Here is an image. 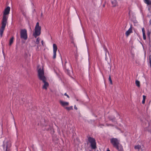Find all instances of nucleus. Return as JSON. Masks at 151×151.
I'll return each instance as SVG.
<instances>
[{
    "mask_svg": "<svg viewBox=\"0 0 151 151\" xmlns=\"http://www.w3.org/2000/svg\"><path fill=\"white\" fill-rule=\"evenodd\" d=\"M38 76L39 79L44 83L42 87V88L47 90V87L49 86L48 83L46 81V78L44 76V71L43 69L40 68L38 70Z\"/></svg>",
    "mask_w": 151,
    "mask_h": 151,
    "instance_id": "nucleus-1",
    "label": "nucleus"
},
{
    "mask_svg": "<svg viewBox=\"0 0 151 151\" xmlns=\"http://www.w3.org/2000/svg\"><path fill=\"white\" fill-rule=\"evenodd\" d=\"M110 142L113 147L118 151H124L122 146L119 144V141L116 138H112L110 140Z\"/></svg>",
    "mask_w": 151,
    "mask_h": 151,
    "instance_id": "nucleus-2",
    "label": "nucleus"
},
{
    "mask_svg": "<svg viewBox=\"0 0 151 151\" xmlns=\"http://www.w3.org/2000/svg\"><path fill=\"white\" fill-rule=\"evenodd\" d=\"M41 27L39 26V23L37 22L35 28V32L33 33V35L35 38L39 36L41 34Z\"/></svg>",
    "mask_w": 151,
    "mask_h": 151,
    "instance_id": "nucleus-3",
    "label": "nucleus"
},
{
    "mask_svg": "<svg viewBox=\"0 0 151 151\" xmlns=\"http://www.w3.org/2000/svg\"><path fill=\"white\" fill-rule=\"evenodd\" d=\"M10 9V8L9 6H7L5 9L1 22L7 23L8 17L6 15L9 14Z\"/></svg>",
    "mask_w": 151,
    "mask_h": 151,
    "instance_id": "nucleus-4",
    "label": "nucleus"
},
{
    "mask_svg": "<svg viewBox=\"0 0 151 151\" xmlns=\"http://www.w3.org/2000/svg\"><path fill=\"white\" fill-rule=\"evenodd\" d=\"M88 141L90 143V146L93 149H96L97 148L96 146V142L95 139L91 137H88Z\"/></svg>",
    "mask_w": 151,
    "mask_h": 151,
    "instance_id": "nucleus-5",
    "label": "nucleus"
},
{
    "mask_svg": "<svg viewBox=\"0 0 151 151\" xmlns=\"http://www.w3.org/2000/svg\"><path fill=\"white\" fill-rule=\"evenodd\" d=\"M20 38L25 40L27 39V30L25 29H22L20 31Z\"/></svg>",
    "mask_w": 151,
    "mask_h": 151,
    "instance_id": "nucleus-6",
    "label": "nucleus"
},
{
    "mask_svg": "<svg viewBox=\"0 0 151 151\" xmlns=\"http://www.w3.org/2000/svg\"><path fill=\"white\" fill-rule=\"evenodd\" d=\"M6 23L1 22V27L0 29V35L1 37H2L3 33Z\"/></svg>",
    "mask_w": 151,
    "mask_h": 151,
    "instance_id": "nucleus-7",
    "label": "nucleus"
},
{
    "mask_svg": "<svg viewBox=\"0 0 151 151\" xmlns=\"http://www.w3.org/2000/svg\"><path fill=\"white\" fill-rule=\"evenodd\" d=\"M53 58L55 59V58L56 55V52L58 49L57 46L55 44H53Z\"/></svg>",
    "mask_w": 151,
    "mask_h": 151,
    "instance_id": "nucleus-8",
    "label": "nucleus"
},
{
    "mask_svg": "<svg viewBox=\"0 0 151 151\" xmlns=\"http://www.w3.org/2000/svg\"><path fill=\"white\" fill-rule=\"evenodd\" d=\"M60 103L63 107L67 106L69 105V103L67 102L61 100L60 101Z\"/></svg>",
    "mask_w": 151,
    "mask_h": 151,
    "instance_id": "nucleus-9",
    "label": "nucleus"
},
{
    "mask_svg": "<svg viewBox=\"0 0 151 151\" xmlns=\"http://www.w3.org/2000/svg\"><path fill=\"white\" fill-rule=\"evenodd\" d=\"M108 119L113 122H116V118L114 116H108Z\"/></svg>",
    "mask_w": 151,
    "mask_h": 151,
    "instance_id": "nucleus-10",
    "label": "nucleus"
},
{
    "mask_svg": "<svg viewBox=\"0 0 151 151\" xmlns=\"http://www.w3.org/2000/svg\"><path fill=\"white\" fill-rule=\"evenodd\" d=\"M132 32V29L131 26L129 29L126 32V35L127 37L130 34V33Z\"/></svg>",
    "mask_w": 151,
    "mask_h": 151,
    "instance_id": "nucleus-11",
    "label": "nucleus"
},
{
    "mask_svg": "<svg viewBox=\"0 0 151 151\" xmlns=\"http://www.w3.org/2000/svg\"><path fill=\"white\" fill-rule=\"evenodd\" d=\"M69 65V68H67V65H65V66H64V69H65V72H66L68 74L70 73V70H69V68H70V69L71 68L70 65Z\"/></svg>",
    "mask_w": 151,
    "mask_h": 151,
    "instance_id": "nucleus-12",
    "label": "nucleus"
},
{
    "mask_svg": "<svg viewBox=\"0 0 151 151\" xmlns=\"http://www.w3.org/2000/svg\"><path fill=\"white\" fill-rule=\"evenodd\" d=\"M3 146L4 149H5L6 148V151H10L8 147V145L7 144V143L6 144L4 143V142L3 145Z\"/></svg>",
    "mask_w": 151,
    "mask_h": 151,
    "instance_id": "nucleus-13",
    "label": "nucleus"
},
{
    "mask_svg": "<svg viewBox=\"0 0 151 151\" xmlns=\"http://www.w3.org/2000/svg\"><path fill=\"white\" fill-rule=\"evenodd\" d=\"M134 149H138V150H139L140 149H141L142 151L143 150H142L141 148V146L139 145H136V146H135Z\"/></svg>",
    "mask_w": 151,
    "mask_h": 151,
    "instance_id": "nucleus-14",
    "label": "nucleus"
},
{
    "mask_svg": "<svg viewBox=\"0 0 151 151\" xmlns=\"http://www.w3.org/2000/svg\"><path fill=\"white\" fill-rule=\"evenodd\" d=\"M14 39V37H12L10 40L9 42V45L10 46L13 43V42Z\"/></svg>",
    "mask_w": 151,
    "mask_h": 151,
    "instance_id": "nucleus-15",
    "label": "nucleus"
},
{
    "mask_svg": "<svg viewBox=\"0 0 151 151\" xmlns=\"http://www.w3.org/2000/svg\"><path fill=\"white\" fill-rule=\"evenodd\" d=\"M135 84L138 87H139L140 86V82L137 80H136L135 81Z\"/></svg>",
    "mask_w": 151,
    "mask_h": 151,
    "instance_id": "nucleus-16",
    "label": "nucleus"
},
{
    "mask_svg": "<svg viewBox=\"0 0 151 151\" xmlns=\"http://www.w3.org/2000/svg\"><path fill=\"white\" fill-rule=\"evenodd\" d=\"M65 109L68 111H70L71 110H73V106H70L69 107H66Z\"/></svg>",
    "mask_w": 151,
    "mask_h": 151,
    "instance_id": "nucleus-17",
    "label": "nucleus"
},
{
    "mask_svg": "<svg viewBox=\"0 0 151 151\" xmlns=\"http://www.w3.org/2000/svg\"><path fill=\"white\" fill-rule=\"evenodd\" d=\"M145 2L148 5H149L151 4V2L149 0H144Z\"/></svg>",
    "mask_w": 151,
    "mask_h": 151,
    "instance_id": "nucleus-18",
    "label": "nucleus"
},
{
    "mask_svg": "<svg viewBox=\"0 0 151 151\" xmlns=\"http://www.w3.org/2000/svg\"><path fill=\"white\" fill-rule=\"evenodd\" d=\"M40 40V39L39 37L37 38V39L36 40V44H39V41Z\"/></svg>",
    "mask_w": 151,
    "mask_h": 151,
    "instance_id": "nucleus-19",
    "label": "nucleus"
},
{
    "mask_svg": "<svg viewBox=\"0 0 151 151\" xmlns=\"http://www.w3.org/2000/svg\"><path fill=\"white\" fill-rule=\"evenodd\" d=\"M109 81L110 82V83L111 84H112V81L111 79V76L110 75L109 76Z\"/></svg>",
    "mask_w": 151,
    "mask_h": 151,
    "instance_id": "nucleus-20",
    "label": "nucleus"
},
{
    "mask_svg": "<svg viewBox=\"0 0 151 151\" xmlns=\"http://www.w3.org/2000/svg\"><path fill=\"white\" fill-rule=\"evenodd\" d=\"M150 31H148L147 32V35L148 37H149V38H150Z\"/></svg>",
    "mask_w": 151,
    "mask_h": 151,
    "instance_id": "nucleus-21",
    "label": "nucleus"
},
{
    "mask_svg": "<svg viewBox=\"0 0 151 151\" xmlns=\"http://www.w3.org/2000/svg\"><path fill=\"white\" fill-rule=\"evenodd\" d=\"M143 39L144 40H146V36L145 35V34H143Z\"/></svg>",
    "mask_w": 151,
    "mask_h": 151,
    "instance_id": "nucleus-22",
    "label": "nucleus"
},
{
    "mask_svg": "<svg viewBox=\"0 0 151 151\" xmlns=\"http://www.w3.org/2000/svg\"><path fill=\"white\" fill-rule=\"evenodd\" d=\"M142 34H145V29L144 28H143L142 29Z\"/></svg>",
    "mask_w": 151,
    "mask_h": 151,
    "instance_id": "nucleus-23",
    "label": "nucleus"
},
{
    "mask_svg": "<svg viewBox=\"0 0 151 151\" xmlns=\"http://www.w3.org/2000/svg\"><path fill=\"white\" fill-rule=\"evenodd\" d=\"M106 125L108 126H114V125H113V124H106Z\"/></svg>",
    "mask_w": 151,
    "mask_h": 151,
    "instance_id": "nucleus-24",
    "label": "nucleus"
},
{
    "mask_svg": "<svg viewBox=\"0 0 151 151\" xmlns=\"http://www.w3.org/2000/svg\"><path fill=\"white\" fill-rule=\"evenodd\" d=\"M78 54H77V53H76L75 54V58H77L78 57Z\"/></svg>",
    "mask_w": 151,
    "mask_h": 151,
    "instance_id": "nucleus-25",
    "label": "nucleus"
},
{
    "mask_svg": "<svg viewBox=\"0 0 151 151\" xmlns=\"http://www.w3.org/2000/svg\"><path fill=\"white\" fill-rule=\"evenodd\" d=\"M146 97L145 96L143 95V99L145 100Z\"/></svg>",
    "mask_w": 151,
    "mask_h": 151,
    "instance_id": "nucleus-26",
    "label": "nucleus"
},
{
    "mask_svg": "<svg viewBox=\"0 0 151 151\" xmlns=\"http://www.w3.org/2000/svg\"><path fill=\"white\" fill-rule=\"evenodd\" d=\"M111 3L113 5V6H115V4H114V2H113V1H111Z\"/></svg>",
    "mask_w": 151,
    "mask_h": 151,
    "instance_id": "nucleus-27",
    "label": "nucleus"
},
{
    "mask_svg": "<svg viewBox=\"0 0 151 151\" xmlns=\"http://www.w3.org/2000/svg\"><path fill=\"white\" fill-rule=\"evenodd\" d=\"M64 95L66 96L68 98L69 97V96L66 93H65Z\"/></svg>",
    "mask_w": 151,
    "mask_h": 151,
    "instance_id": "nucleus-28",
    "label": "nucleus"
},
{
    "mask_svg": "<svg viewBox=\"0 0 151 151\" xmlns=\"http://www.w3.org/2000/svg\"><path fill=\"white\" fill-rule=\"evenodd\" d=\"M145 100L143 99L142 101V103L143 104H144L145 103Z\"/></svg>",
    "mask_w": 151,
    "mask_h": 151,
    "instance_id": "nucleus-29",
    "label": "nucleus"
},
{
    "mask_svg": "<svg viewBox=\"0 0 151 151\" xmlns=\"http://www.w3.org/2000/svg\"><path fill=\"white\" fill-rule=\"evenodd\" d=\"M99 126H100V127H101V128L102 127V126H104V124H99Z\"/></svg>",
    "mask_w": 151,
    "mask_h": 151,
    "instance_id": "nucleus-30",
    "label": "nucleus"
},
{
    "mask_svg": "<svg viewBox=\"0 0 151 151\" xmlns=\"http://www.w3.org/2000/svg\"><path fill=\"white\" fill-rule=\"evenodd\" d=\"M74 109L76 110H77L78 109L76 107V105H75L74 106Z\"/></svg>",
    "mask_w": 151,
    "mask_h": 151,
    "instance_id": "nucleus-31",
    "label": "nucleus"
},
{
    "mask_svg": "<svg viewBox=\"0 0 151 151\" xmlns=\"http://www.w3.org/2000/svg\"><path fill=\"white\" fill-rule=\"evenodd\" d=\"M41 43H42V45L43 46H44V42H43V40H42L41 41Z\"/></svg>",
    "mask_w": 151,
    "mask_h": 151,
    "instance_id": "nucleus-32",
    "label": "nucleus"
},
{
    "mask_svg": "<svg viewBox=\"0 0 151 151\" xmlns=\"http://www.w3.org/2000/svg\"><path fill=\"white\" fill-rule=\"evenodd\" d=\"M22 44L25 43V42L23 40L22 41Z\"/></svg>",
    "mask_w": 151,
    "mask_h": 151,
    "instance_id": "nucleus-33",
    "label": "nucleus"
},
{
    "mask_svg": "<svg viewBox=\"0 0 151 151\" xmlns=\"http://www.w3.org/2000/svg\"><path fill=\"white\" fill-rule=\"evenodd\" d=\"M105 51H106L107 50V49L106 48H104Z\"/></svg>",
    "mask_w": 151,
    "mask_h": 151,
    "instance_id": "nucleus-34",
    "label": "nucleus"
},
{
    "mask_svg": "<svg viewBox=\"0 0 151 151\" xmlns=\"http://www.w3.org/2000/svg\"><path fill=\"white\" fill-rule=\"evenodd\" d=\"M107 151H110V150L109 149H108L107 150Z\"/></svg>",
    "mask_w": 151,
    "mask_h": 151,
    "instance_id": "nucleus-35",
    "label": "nucleus"
},
{
    "mask_svg": "<svg viewBox=\"0 0 151 151\" xmlns=\"http://www.w3.org/2000/svg\"><path fill=\"white\" fill-rule=\"evenodd\" d=\"M42 13L41 14V15H42Z\"/></svg>",
    "mask_w": 151,
    "mask_h": 151,
    "instance_id": "nucleus-36",
    "label": "nucleus"
},
{
    "mask_svg": "<svg viewBox=\"0 0 151 151\" xmlns=\"http://www.w3.org/2000/svg\"><path fill=\"white\" fill-rule=\"evenodd\" d=\"M3 53H4L3 51Z\"/></svg>",
    "mask_w": 151,
    "mask_h": 151,
    "instance_id": "nucleus-37",
    "label": "nucleus"
}]
</instances>
